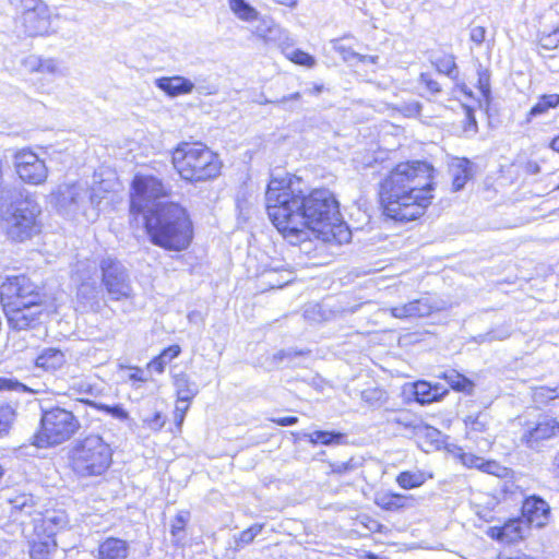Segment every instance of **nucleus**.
Here are the masks:
<instances>
[{"instance_id":"nucleus-26","label":"nucleus","mask_w":559,"mask_h":559,"mask_svg":"<svg viewBox=\"0 0 559 559\" xmlns=\"http://www.w3.org/2000/svg\"><path fill=\"white\" fill-rule=\"evenodd\" d=\"M66 364V355L57 348H45L36 358V366L46 371H56Z\"/></svg>"},{"instance_id":"nucleus-36","label":"nucleus","mask_w":559,"mask_h":559,"mask_svg":"<svg viewBox=\"0 0 559 559\" xmlns=\"http://www.w3.org/2000/svg\"><path fill=\"white\" fill-rule=\"evenodd\" d=\"M345 439V435L341 432H333V431H314L309 435V441L317 444H324V445H331V444H341L343 440Z\"/></svg>"},{"instance_id":"nucleus-37","label":"nucleus","mask_w":559,"mask_h":559,"mask_svg":"<svg viewBox=\"0 0 559 559\" xmlns=\"http://www.w3.org/2000/svg\"><path fill=\"white\" fill-rule=\"evenodd\" d=\"M532 399L538 405H547L550 401L559 399V385L555 388L537 386L533 390Z\"/></svg>"},{"instance_id":"nucleus-27","label":"nucleus","mask_w":559,"mask_h":559,"mask_svg":"<svg viewBox=\"0 0 559 559\" xmlns=\"http://www.w3.org/2000/svg\"><path fill=\"white\" fill-rule=\"evenodd\" d=\"M174 385L179 403H190L199 392L198 384L182 372L174 377Z\"/></svg>"},{"instance_id":"nucleus-55","label":"nucleus","mask_w":559,"mask_h":559,"mask_svg":"<svg viewBox=\"0 0 559 559\" xmlns=\"http://www.w3.org/2000/svg\"><path fill=\"white\" fill-rule=\"evenodd\" d=\"M188 409L189 403H179V400H177V404L174 411V419L177 426H180L183 423Z\"/></svg>"},{"instance_id":"nucleus-17","label":"nucleus","mask_w":559,"mask_h":559,"mask_svg":"<svg viewBox=\"0 0 559 559\" xmlns=\"http://www.w3.org/2000/svg\"><path fill=\"white\" fill-rule=\"evenodd\" d=\"M418 417L407 409H386V436L412 438Z\"/></svg>"},{"instance_id":"nucleus-41","label":"nucleus","mask_w":559,"mask_h":559,"mask_svg":"<svg viewBox=\"0 0 559 559\" xmlns=\"http://www.w3.org/2000/svg\"><path fill=\"white\" fill-rule=\"evenodd\" d=\"M55 549V542H33L29 549V557L32 559H49Z\"/></svg>"},{"instance_id":"nucleus-52","label":"nucleus","mask_w":559,"mask_h":559,"mask_svg":"<svg viewBox=\"0 0 559 559\" xmlns=\"http://www.w3.org/2000/svg\"><path fill=\"white\" fill-rule=\"evenodd\" d=\"M419 82L426 86V88L433 95L439 94L441 92V85L439 82L433 80L429 74L421 73L419 78Z\"/></svg>"},{"instance_id":"nucleus-57","label":"nucleus","mask_w":559,"mask_h":559,"mask_svg":"<svg viewBox=\"0 0 559 559\" xmlns=\"http://www.w3.org/2000/svg\"><path fill=\"white\" fill-rule=\"evenodd\" d=\"M486 28L484 26H474L471 28L469 38L476 45H481L485 41Z\"/></svg>"},{"instance_id":"nucleus-4","label":"nucleus","mask_w":559,"mask_h":559,"mask_svg":"<svg viewBox=\"0 0 559 559\" xmlns=\"http://www.w3.org/2000/svg\"><path fill=\"white\" fill-rule=\"evenodd\" d=\"M40 206L21 190L2 187L0 190V228L13 241H25L40 230Z\"/></svg>"},{"instance_id":"nucleus-6","label":"nucleus","mask_w":559,"mask_h":559,"mask_svg":"<svg viewBox=\"0 0 559 559\" xmlns=\"http://www.w3.org/2000/svg\"><path fill=\"white\" fill-rule=\"evenodd\" d=\"M69 463L79 478L102 476L112 463V450L100 436L90 435L72 445Z\"/></svg>"},{"instance_id":"nucleus-13","label":"nucleus","mask_w":559,"mask_h":559,"mask_svg":"<svg viewBox=\"0 0 559 559\" xmlns=\"http://www.w3.org/2000/svg\"><path fill=\"white\" fill-rule=\"evenodd\" d=\"M99 204V200L92 189L84 182L62 185L58 189L57 205L67 215L82 213L86 215L90 207Z\"/></svg>"},{"instance_id":"nucleus-56","label":"nucleus","mask_w":559,"mask_h":559,"mask_svg":"<svg viewBox=\"0 0 559 559\" xmlns=\"http://www.w3.org/2000/svg\"><path fill=\"white\" fill-rule=\"evenodd\" d=\"M421 108L423 106L419 102H411L405 104L401 111L406 117H416L420 114Z\"/></svg>"},{"instance_id":"nucleus-8","label":"nucleus","mask_w":559,"mask_h":559,"mask_svg":"<svg viewBox=\"0 0 559 559\" xmlns=\"http://www.w3.org/2000/svg\"><path fill=\"white\" fill-rule=\"evenodd\" d=\"M130 197V211L133 214H146L155 212L162 204H169L164 201L168 195L167 188L162 180L152 175L138 174L132 180Z\"/></svg>"},{"instance_id":"nucleus-25","label":"nucleus","mask_w":559,"mask_h":559,"mask_svg":"<svg viewBox=\"0 0 559 559\" xmlns=\"http://www.w3.org/2000/svg\"><path fill=\"white\" fill-rule=\"evenodd\" d=\"M437 378L444 380L448 384L447 388H451L456 392L472 394L475 388V383L469 378L460 373L455 369L444 370L437 374Z\"/></svg>"},{"instance_id":"nucleus-59","label":"nucleus","mask_w":559,"mask_h":559,"mask_svg":"<svg viewBox=\"0 0 559 559\" xmlns=\"http://www.w3.org/2000/svg\"><path fill=\"white\" fill-rule=\"evenodd\" d=\"M273 423L277 424L278 426L287 427L293 426L298 423V418L296 416H286V417H278L273 418Z\"/></svg>"},{"instance_id":"nucleus-16","label":"nucleus","mask_w":559,"mask_h":559,"mask_svg":"<svg viewBox=\"0 0 559 559\" xmlns=\"http://www.w3.org/2000/svg\"><path fill=\"white\" fill-rule=\"evenodd\" d=\"M3 311L11 329L23 331L39 324L41 304L25 307H4Z\"/></svg>"},{"instance_id":"nucleus-62","label":"nucleus","mask_w":559,"mask_h":559,"mask_svg":"<svg viewBox=\"0 0 559 559\" xmlns=\"http://www.w3.org/2000/svg\"><path fill=\"white\" fill-rule=\"evenodd\" d=\"M300 99V94L298 92L296 93H293L288 96H284L282 97L281 99L276 100V102H272V100H265V103H271V104H277V105H284L286 104L287 102H290V100H299Z\"/></svg>"},{"instance_id":"nucleus-24","label":"nucleus","mask_w":559,"mask_h":559,"mask_svg":"<svg viewBox=\"0 0 559 559\" xmlns=\"http://www.w3.org/2000/svg\"><path fill=\"white\" fill-rule=\"evenodd\" d=\"M81 284L78 288V297L83 300L94 311H99L102 308L100 295L102 290L95 281L90 282L88 277L82 275Z\"/></svg>"},{"instance_id":"nucleus-10","label":"nucleus","mask_w":559,"mask_h":559,"mask_svg":"<svg viewBox=\"0 0 559 559\" xmlns=\"http://www.w3.org/2000/svg\"><path fill=\"white\" fill-rule=\"evenodd\" d=\"M20 13L22 33L29 37L51 33L50 11L41 0H8Z\"/></svg>"},{"instance_id":"nucleus-32","label":"nucleus","mask_w":559,"mask_h":559,"mask_svg":"<svg viewBox=\"0 0 559 559\" xmlns=\"http://www.w3.org/2000/svg\"><path fill=\"white\" fill-rule=\"evenodd\" d=\"M333 49L341 55L345 62L360 61V62H376L379 57L374 56H365L355 52L352 47L345 45L342 39H337L333 41Z\"/></svg>"},{"instance_id":"nucleus-33","label":"nucleus","mask_w":559,"mask_h":559,"mask_svg":"<svg viewBox=\"0 0 559 559\" xmlns=\"http://www.w3.org/2000/svg\"><path fill=\"white\" fill-rule=\"evenodd\" d=\"M426 481V475L421 471H404L396 476L397 485L406 490L418 488Z\"/></svg>"},{"instance_id":"nucleus-44","label":"nucleus","mask_w":559,"mask_h":559,"mask_svg":"<svg viewBox=\"0 0 559 559\" xmlns=\"http://www.w3.org/2000/svg\"><path fill=\"white\" fill-rule=\"evenodd\" d=\"M465 117L462 120V129L466 136H473L478 132V123L475 117V110L468 105H463Z\"/></svg>"},{"instance_id":"nucleus-29","label":"nucleus","mask_w":559,"mask_h":559,"mask_svg":"<svg viewBox=\"0 0 559 559\" xmlns=\"http://www.w3.org/2000/svg\"><path fill=\"white\" fill-rule=\"evenodd\" d=\"M181 353L179 345H171L165 348L158 356L154 357L148 364L147 369L156 373H163L165 367Z\"/></svg>"},{"instance_id":"nucleus-50","label":"nucleus","mask_w":559,"mask_h":559,"mask_svg":"<svg viewBox=\"0 0 559 559\" xmlns=\"http://www.w3.org/2000/svg\"><path fill=\"white\" fill-rule=\"evenodd\" d=\"M262 528V524H254L250 526L249 528L240 533L239 542L246 545L250 544L254 539V537L261 533Z\"/></svg>"},{"instance_id":"nucleus-40","label":"nucleus","mask_w":559,"mask_h":559,"mask_svg":"<svg viewBox=\"0 0 559 559\" xmlns=\"http://www.w3.org/2000/svg\"><path fill=\"white\" fill-rule=\"evenodd\" d=\"M190 520L189 511H180L171 522L170 534L176 543H179L183 538V532L187 523Z\"/></svg>"},{"instance_id":"nucleus-58","label":"nucleus","mask_w":559,"mask_h":559,"mask_svg":"<svg viewBox=\"0 0 559 559\" xmlns=\"http://www.w3.org/2000/svg\"><path fill=\"white\" fill-rule=\"evenodd\" d=\"M297 355H301L300 352H295V350H292V349H281L278 350L277 353H275L272 357V362L277 365L280 362H282L284 359L286 358H292V357H295Z\"/></svg>"},{"instance_id":"nucleus-49","label":"nucleus","mask_w":559,"mask_h":559,"mask_svg":"<svg viewBox=\"0 0 559 559\" xmlns=\"http://www.w3.org/2000/svg\"><path fill=\"white\" fill-rule=\"evenodd\" d=\"M98 408L106 412L107 414H109L110 416H112L119 420H126L129 417L128 412L121 405L110 406V405L102 404L98 406Z\"/></svg>"},{"instance_id":"nucleus-46","label":"nucleus","mask_w":559,"mask_h":559,"mask_svg":"<svg viewBox=\"0 0 559 559\" xmlns=\"http://www.w3.org/2000/svg\"><path fill=\"white\" fill-rule=\"evenodd\" d=\"M413 498L411 496L386 492V511L388 510H400L407 506H411Z\"/></svg>"},{"instance_id":"nucleus-43","label":"nucleus","mask_w":559,"mask_h":559,"mask_svg":"<svg viewBox=\"0 0 559 559\" xmlns=\"http://www.w3.org/2000/svg\"><path fill=\"white\" fill-rule=\"evenodd\" d=\"M15 419V411L12 406L0 403V437L5 436Z\"/></svg>"},{"instance_id":"nucleus-22","label":"nucleus","mask_w":559,"mask_h":559,"mask_svg":"<svg viewBox=\"0 0 559 559\" xmlns=\"http://www.w3.org/2000/svg\"><path fill=\"white\" fill-rule=\"evenodd\" d=\"M130 547L127 540L108 537L98 546L97 559H127Z\"/></svg>"},{"instance_id":"nucleus-12","label":"nucleus","mask_w":559,"mask_h":559,"mask_svg":"<svg viewBox=\"0 0 559 559\" xmlns=\"http://www.w3.org/2000/svg\"><path fill=\"white\" fill-rule=\"evenodd\" d=\"M41 299L38 286L25 275L8 276L0 286L2 308L34 306Z\"/></svg>"},{"instance_id":"nucleus-48","label":"nucleus","mask_w":559,"mask_h":559,"mask_svg":"<svg viewBox=\"0 0 559 559\" xmlns=\"http://www.w3.org/2000/svg\"><path fill=\"white\" fill-rule=\"evenodd\" d=\"M478 80L477 87L484 98L487 100L490 98V74L489 71L479 67L477 71Z\"/></svg>"},{"instance_id":"nucleus-53","label":"nucleus","mask_w":559,"mask_h":559,"mask_svg":"<svg viewBox=\"0 0 559 559\" xmlns=\"http://www.w3.org/2000/svg\"><path fill=\"white\" fill-rule=\"evenodd\" d=\"M236 205L240 215L246 216L247 214H249L250 202L246 191H241L237 194Z\"/></svg>"},{"instance_id":"nucleus-7","label":"nucleus","mask_w":559,"mask_h":559,"mask_svg":"<svg viewBox=\"0 0 559 559\" xmlns=\"http://www.w3.org/2000/svg\"><path fill=\"white\" fill-rule=\"evenodd\" d=\"M80 427L72 412L61 407L50 408L43 412L40 427L32 436L31 444L39 449L59 445L71 439Z\"/></svg>"},{"instance_id":"nucleus-20","label":"nucleus","mask_w":559,"mask_h":559,"mask_svg":"<svg viewBox=\"0 0 559 559\" xmlns=\"http://www.w3.org/2000/svg\"><path fill=\"white\" fill-rule=\"evenodd\" d=\"M439 307L432 301L430 296H424L403 306L391 308V313L395 318L428 317Z\"/></svg>"},{"instance_id":"nucleus-1","label":"nucleus","mask_w":559,"mask_h":559,"mask_svg":"<svg viewBox=\"0 0 559 559\" xmlns=\"http://www.w3.org/2000/svg\"><path fill=\"white\" fill-rule=\"evenodd\" d=\"M302 180L295 175L283 178L273 177L265 192L267 215L289 242L295 243L309 238L310 231L322 235L329 240L335 237V229L342 233L338 202L328 189H304Z\"/></svg>"},{"instance_id":"nucleus-18","label":"nucleus","mask_w":559,"mask_h":559,"mask_svg":"<svg viewBox=\"0 0 559 559\" xmlns=\"http://www.w3.org/2000/svg\"><path fill=\"white\" fill-rule=\"evenodd\" d=\"M521 512L530 527H543L550 515V507L543 498L534 495L524 499Z\"/></svg>"},{"instance_id":"nucleus-47","label":"nucleus","mask_w":559,"mask_h":559,"mask_svg":"<svg viewBox=\"0 0 559 559\" xmlns=\"http://www.w3.org/2000/svg\"><path fill=\"white\" fill-rule=\"evenodd\" d=\"M538 43L542 48L547 50L557 48L559 46V27L549 33H542L538 37Z\"/></svg>"},{"instance_id":"nucleus-11","label":"nucleus","mask_w":559,"mask_h":559,"mask_svg":"<svg viewBox=\"0 0 559 559\" xmlns=\"http://www.w3.org/2000/svg\"><path fill=\"white\" fill-rule=\"evenodd\" d=\"M102 286L109 300L120 301L133 296V288L127 267L116 258L106 257L99 263Z\"/></svg>"},{"instance_id":"nucleus-61","label":"nucleus","mask_w":559,"mask_h":559,"mask_svg":"<svg viewBox=\"0 0 559 559\" xmlns=\"http://www.w3.org/2000/svg\"><path fill=\"white\" fill-rule=\"evenodd\" d=\"M361 396L365 401L371 402L373 400H379L381 392L379 390H365L362 391Z\"/></svg>"},{"instance_id":"nucleus-35","label":"nucleus","mask_w":559,"mask_h":559,"mask_svg":"<svg viewBox=\"0 0 559 559\" xmlns=\"http://www.w3.org/2000/svg\"><path fill=\"white\" fill-rule=\"evenodd\" d=\"M511 336V328L507 324L496 326L490 331L479 334L475 341L479 344L491 343L493 341H504Z\"/></svg>"},{"instance_id":"nucleus-31","label":"nucleus","mask_w":559,"mask_h":559,"mask_svg":"<svg viewBox=\"0 0 559 559\" xmlns=\"http://www.w3.org/2000/svg\"><path fill=\"white\" fill-rule=\"evenodd\" d=\"M230 11L241 21L258 20L259 11L246 0H227Z\"/></svg>"},{"instance_id":"nucleus-64","label":"nucleus","mask_w":559,"mask_h":559,"mask_svg":"<svg viewBox=\"0 0 559 559\" xmlns=\"http://www.w3.org/2000/svg\"><path fill=\"white\" fill-rule=\"evenodd\" d=\"M552 473L555 477L559 478V452L552 457Z\"/></svg>"},{"instance_id":"nucleus-14","label":"nucleus","mask_w":559,"mask_h":559,"mask_svg":"<svg viewBox=\"0 0 559 559\" xmlns=\"http://www.w3.org/2000/svg\"><path fill=\"white\" fill-rule=\"evenodd\" d=\"M14 166L20 179L28 185L39 186L48 177V167L34 152L21 150L14 155Z\"/></svg>"},{"instance_id":"nucleus-5","label":"nucleus","mask_w":559,"mask_h":559,"mask_svg":"<svg viewBox=\"0 0 559 559\" xmlns=\"http://www.w3.org/2000/svg\"><path fill=\"white\" fill-rule=\"evenodd\" d=\"M173 164L179 176L192 183L215 179L222 169L218 156L199 143L179 144L173 152Z\"/></svg>"},{"instance_id":"nucleus-54","label":"nucleus","mask_w":559,"mask_h":559,"mask_svg":"<svg viewBox=\"0 0 559 559\" xmlns=\"http://www.w3.org/2000/svg\"><path fill=\"white\" fill-rule=\"evenodd\" d=\"M128 373L127 379L133 383L135 382H146L147 378L144 376V372L139 367H127Z\"/></svg>"},{"instance_id":"nucleus-34","label":"nucleus","mask_w":559,"mask_h":559,"mask_svg":"<svg viewBox=\"0 0 559 559\" xmlns=\"http://www.w3.org/2000/svg\"><path fill=\"white\" fill-rule=\"evenodd\" d=\"M424 437L435 449H439L442 440V433L437 428L425 424L420 418L416 425V430L414 431V437Z\"/></svg>"},{"instance_id":"nucleus-28","label":"nucleus","mask_w":559,"mask_h":559,"mask_svg":"<svg viewBox=\"0 0 559 559\" xmlns=\"http://www.w3.org/2000/svg\"><path fill=\"white\" fill-rule=\"evenodd\" d=\"M453 191L462 190L472 177V163L467 158H457L452 165Z\"/></svg>"},{"instance_id":"nucleus-60","label":"nucleus","mask_w":559,"mask_h":559,"mask_svg":"<svg viewBox=\"0 0 559 559\" xmlns=\"http://www.w3.org/2000/svg\"><path fill=\"white\" fill-rule=\"evenodd\" d=\"M19 386H22V384L17 381L0 377V390H16Z\"/></svg>"},{"instance_id":"nucleus-38","label":"nucleus","mask_w":559,"mask_h":559,"mask_svg":"<svg viewBox=\"0 0 559 559\" xmlns=\"http://www.w3.org/2000/svg\"><path fill=\"white\" fill-rule=\"evenodd\" d=\"M466 429L471 432H485L489 425V415L479 412L476 415H469L464 419Z\"/></svg>"},{"instance_id":"nucleus-42","label":"nucleus","mask_w":559,"mask_h":559,"mask_svg":"<svg viewBox=\"0 0 559 559\" xmlns=\"http://www.w3.org/2000/svg\"><path fill=\"white\" fill-rule=\"evenodd\" d=\"M32 70L45 74H60L59 62L53 58L35 59L32 61Z\"/></svg>"},{"instance_id":"nucleus-15","label":"nucleus","mask_w":559,"mask_h":559,"mask_svg":"<svg viewBox=\"0 0 559 559\" xmlns=\"http://www.w3.org/2000/svg\"><path fill=\"white\" fill-rule=\"evenodd\" d=\"M449 389L439 382L432 383L426 380H418L416 382H407L402 386V394L404 397L413 399L420 405H427L441 401L448 395Z\"/></svg>"},{"instance_id":"nucleus-45","label":"nucleus","mask_w":559,"mask_h":559,"mask_svg":"<svg viewBox=\"0 0 559 559\" xmlns=\"http://www.w3.org/2000/svg\"><path fill=\"white\" fill-rule=\"evenodd\" d=\"M438 72L448 75L449 78H456L459 71L453 56H444L436 61Z\"/></svg>"},{"instance_id":"nucleus-3","label":"nucleus","mask_w":559,"mask_h":559,"mask_svg":"<svg viewBox=\"0 0 559 559\" xmlns=\"http://www.w3.org/2000/svg\"><path fill=\"white\" fill-rule=\"evenodd\" d=\"M145 228L155 246L170 251L187 249L192 240V223L186 209L178 203L162 204L146 214Z\"/></svg>"},{"instance_id":"nucleus-19","label":"nucleus","mask_w":559,"mask_h":559,"mask_svg":"<svg viewBox=\"0 0 559 559\" xmlns=\"http://www.w3.org/2000/svg\"><path fill=\"white\" fill-rule=\"evenodd\" d=\"M258 24L254 26L252 34L265 44L274 43L280 46H284L286 41H289L288 33L281 26L274 23L271 17H258Z\"/></svg>"},{"instance_id":"nucleus-51","label":"nucleus","mask_w":559,"mask_h":559,"mask_svg":"<svg viewBox=\"0 0 559 559\" xmlns=\"http://www.w3.org/2000/svg\"><path fill=\"white\" fill-rule=\"evenodd\" d=\"M460 461L467 467L483 468V459L472 453H460Z\"/></svg>"},{"instance_id":"nucleus-30","label":"nucleus","mask_w":559,"mask_h":559,"mask_svg":"<svg viewBox=\"0 0 559 559\" xmlns=\"http://www.w3.org/2000/svg\"><path fill=\"white\" fill-rule=\"evenodd\" d=\"M559 106V94H545L542 95L537 103L530 109L527 114V121L533 118L545 115L549 109Z\"/></svg>"},{"instance_id":"nucleus-23","label":"nucleus","mask_w":559,"mask_h":559,"mask_svg":"<svg viewBox=\"0 0 559 559\" xmlns=\"http://www.w3.org/2000/svg\"><path fill=\"white\" fill-rule=\"evenodd\" d=\"M155 84L159 90L173 97L190 94L194 88L193 82L180 75L159 78Z\"/></svg>"},{"instance_id":"nucleus-9","label":"nucleus","mask_w":559,"mask_h":559,"mask_svg":"<svg viewBox=\"0 0 559 559\" xmlns=\"http://www.w3.org/2000/svg\"><path fill=\"white\" fill-rule=\"evenodd\" d=\"M520 443L535 452H540L549 441L559 437V421L545 414L534 418H519Z\"/></svg>"},{"instance_id":"nucleus-21","label":"nucleus","mask_w":559,"mask_h":559,"mask_svg":"<svg viewBox=\"0 0 559 559\" xmlns=\"http://www.w3.org/2000/svg\"><path fill=\"white\" fill-rule=\"evenodd\" d=\"M530 528L522 516L513 518L508 520L501 527H495L496 533L492 536L508 544H514L523 539Z\"/></svg>"},{"instance_id":"nucleus-63","label":"nucleus","mask_w":559,"mask_h":559,"mask_svg":"<svg viewBox=\"0 0 559 559\" xmlns=\"http://www.w3.org/2000/svg\"><path fill=\"white\" fill-rule=\"evenodd\" d=\"M147 423L151 428L156 429V430L160 429L164 425V421L162 420L159 413L154 414L153 418L147 420Z\"/></svg>"},{"instance_id":"nucleus-2","label":"nucleus","mask_w":559,"mask_h":559,"mask_svg":"<svg viewBox=\"0 0 559 559\" xmlns=\"http://www.w3.org/2000/svg\"><path fill=\"white\" fill-rule=\"evenodd\" d=\"M435 167L426 160L399 163L386 175V225L419 218L433 199Z\"/></svg>"},{"instance_id":"nucleus-39","label":"nucleus","mask_w":559,"mask_h":559,"mask_svg":"<svg viewBox=\"0 0 559 559\" xmlns=\"http://www.w3.org/2000/svg\"><path fill=\"white\" fill-rule=\"evenodd\" d=\"M287 48H284L285 56L299 66H305L308 68H312L316 64V59L309 55L308 52H305L300 49H288L289 43L286 41Z\"/></svg>"}]
</instances>
